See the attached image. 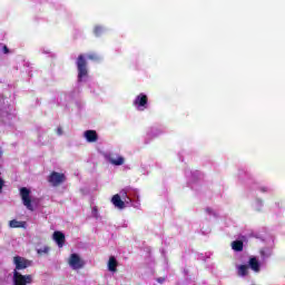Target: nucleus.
Returning a JSON list of instances; mask_svg holds the SVG:
<instances>
[{
    "mask_svg": "<svg viewBox=\"0 0 285 285\" xmlns=\"http://www.w3.org/2000/svg\"><path fill=\"white\" fill-rule=\"evenodd\" d=\"M156 282H158V284H164V282H166V278L165 277H158L156 279Z\"/></svg>",
    "mask_w": 285,
    "mask_h": 285,
    "instance_id": "nucleus-20",
    "label": "nucleus"
},
{
    "mask_svg": "<svg viewBox=\"0 0 285 285\" xmlns=\"http://www.w3.org/2000/svg\"><path fill=\"white\" fill-rule=\"evenodd\" d=\"M20 197L22 199L23 206H26L28 210H35V207H32V199L30 198V189L27 187L20 188Z\"/></svg>",
    "mask_w": 285,
    "mask_h": 285,
    "instance_id": "nucleus-4",
    "label": "nucleus"
},
{
    "mask_svg": "<svg viewBox=\"0 0 285 285\" xmlns=\"http://www.w3.org/2000/svg\"><path fill=\"white\" fill-rule=\"evenodd\" d=\"M238 275L239 277H246L248 275V265L238 266Z\"/></svg>",
    "mask_w": 285,
    "mask_h": 285,
    "instance_id": "nucleus-15",
    "label": "nucleus"
},
{
    "mask_svg": "<svg viewBox=\"0 0 285 285\" xmlns=\"http://www.w3.org/2000/svg\"><path fill=\"white\" fill-rule=\"evenodd\" d=\"M2 155H3V151L0 150V158L2 157Z\"/></svg>",
    "mask_w": 285,
    "mask_h": 285,
    "instance_id": "nucleus-26",
    "label": "nucleus"
},
{
    "mask_svg": "<svg viewBox=\"0 0 285 285\" xmlns=\"http://www.w3.org/2000/svg\"><path fill=\"white\" fill-rule=\"evenodd\" d=\"M134 106L138 108V110H146L148 108V96L146 94H140L134 100Z\"/></svg>",
    "mask_w": 285,
    "mask_h": 285,
    "instance_id": "nucleus-7",
    "label": "nucleus"
},
{
    "mask_svg": "<svg viewBox=\"0 0 285 285\" xmlns=\"http://www.w3.org/2000/svg\"><path fill=\"white\" fill-rule=\"evenodd\" d=\"M2 50L4 55H8L10 52V49H8V46H3Z\"/></svg>",
    "mask_w": 285,
    "mask_h": 285,
    "instance_id": "nucleus-22",
    "label": "nucleus"
},
{
    "mask_svg": "<svg viewBox=\"0 0 285 285\" xmlns=\"http://www.w3.org/2000/svg\"><path fill=\"white\" fill-rule=\"evenodd\" d=\"M76 66L78 68V81H83V77L88 75V62L83 55H79L77 58Z\"/></svg>",
    "mask_w": 285,
    "mask_h": 285,
    "instance_id": "nucleus-2",
    "label": "nucleus"
},
{
    "mask_svg": "<svg viewBox=\"0 0 285 285\" xmlns=\"http://www.w3.org/2000/svg\"><path fill=\"white\" fill-rule=\"evenodd\" d=\"M121 194H122L125 197H126V195H127L126 191H124V190L121 191Z\"/></svg>",
    "mask_w": 285,
    "mask_h": 285,
    "instance_id": "nucleus-25",
    "label": "nucleus"
},
{
    "mask_svg": "<svg viewBox=\"0 0 285 285\" xmlns=\"http://www.w3.org/2000/svg\"><path fill=\"white\" fill-rule=\"evenodd\" d=\"M87 59H90V61H101V56L97 53H89L87 56Z\"/></svg>",
    "mask_w": 285,
    "mask_h": 285,
    "instance_id": "nucleus-17",
    "label": "nucleus"
},
{
    "mask_svg": "<svg viewBox=\"0 0 285 285\" xmlns=\"http://www.w3.org/2000/svg\"><path fill=\"white\" fill-rule=\"evenodd\" d=\"M124 157L119 156L118 158H109V163L112 164V166H124Z\"/></svg>",
    "mask_w": 285,
    "mask_h": 285,
    "instance_id": "nucleus-14",
    "label": "nucleus"
},
{
    "mask_svg": "<svg viewBox=\"0 0 285 285\" xmlns=\"http://www.w3.org/2000/svg\"><path fill=\"white\" fill-rule=\"evenodd\" d=\"M4 184H6V181H3L2 178H0V193L3 190Z\"/></svg>",
    "mask_w": 285,
    "mask_h": 285,
    "instance_id": "nucleus-21",
    "label": "nucleus"
},
{
    "mask_svg": "<svg viewBox=\"0 0 285 285\" xmlns=\"http://www.w3.org/2000/svg\"><path fill=\"white\" fill-rule=\"evenodd\" d=\"M102 33H104V27L96 26L94 29V35H96V37H100V35Z\"/></svg>",
    "mask_w": 285,
    "mask_h": 285,
    "instance_id": "nucleus-18",
    "label": "nucleus"
},
{
    "mask_svg": "<svg viewBox=\"0 0 285 285\" xmlns=\"http://www.w3.org/2000/svg\"><path fill=\"white\" fill-rule=\"evenodd\" d=\"M47 253H50V247L48 246L38 249V255H47Z\"/></svg>",
    "mask_w": 285,
    "mask_h": 285,
    "instance_id": "nucleus-19",
    "label": "nucleus"
},
{
    "mask_svg": "<svg viewBox=\"0 0 285 285\" xmlns=\"http://www.w3.org/2000/svg\"><path fill=\"white\" fill-rule=\"evenodd\" d=\"M53 239L56 244H58L59 248H63V245L66 244V235L63 233L55 232Z\"/></svg>",
    "mask_w": 285,
    "mask_h": 285,
    "instance_id": "nucleus-9",
    "label": "nucleus"
},
{
    "mask_svg": "<svg viewBox=\"0 0 285 285\" xmlns=\"http://www.w3.org/2000/svg\"><path fill=\"white\" fill-rule=\"evenodd\" d=\"M248 266L254 271V273H259V271H262V265L259 264V261L255 256H252L249 258Z\"/></svg>",
    "mask_w": 285,
    "mask_h": 285,
    "instance_id": "nucleus-10",
    "label": "nucleus"
},
{
    "mask_svg": "<svg viewBox=\"0 0 285 285\" xmlns=\"http://www.w3.org/2000/svg\"><path fill=\"white\" fill-rule=\"evenodd\" d=\"M233 250H236V253H242L244 250V242L242 240H234L232 243Z\"/></svg>",
    "mask_w": 285,
    "mask_h": 285,
    "instance_id": "nucleus-13",
    "label": "nucleus"
},
{
    "mask_svg": "<svg viewBox=\"0 0 285 285\" xmlns=\"http://www.w3.org/2000/svg\"><path fill=\"white\" fill-rule=\"evenodd\" d=\"M9 226H10V228H22L23 223L17 220V219H12L9 222Z\"/></svg>",
    "mask_w": 285,
    "mask_h": 285,
    "instance_id": "nucleus-16",
    "label": "nucleus"
},
{
    "mask_svg": "<svg viewBox=\"0 0 285 285\" xmlns=\"http://www.w3.org/2000/svg\"><path fill=\"white\" fill-rule=\"evenodd\" d=\"M68 264L73 271H79L86 266V262L78 256V254H71L68 261Z\"/></svg>",
    "mask_w": 285,
    "mask_h": 285,
    "instance_id": "nucleus-6",
    "label": "nucleus"
},
{
    "mask_svg": "<svg viewBox=\"0 0 285 285\" xmlns=\"http://www.w3.org/2000/svg\"><path fill=\"white\" fill-rule=\"evenodd\" d=\"M13 264L16 266L14 271L19 273V271H26V268H30V266H32V261H28V258L21 256H14Z\"/></svg>",
    "mask_w": 285,
    "mask_h": 285,
    "instance_id": "nucleus-3",
    "label": "nucleus"
},
{
    "mask_svg": "<svg viewBox=\"0 0 285 285\" xmlns=\"http://www.w3.org/2000/svg\"><path fill=\"white\" fill-rule=\"evenodd\" d=\"M111 204H114L115 207L119 208L120 210H124V208H126V203L121 199V196L119 194L112 196Z\"/></svg>",
    "mask_w": 285,
    "mask_h": 285,
    "instance_id": "nucleus-8",
    "label": "nucleus"
},
{
    "mask_svg": "<svg viewBox=\"0 0 285 285\" xmlns=\"http://www.w3.org/2000/svg\"><path fill=\"white\" fill-rule=\"evenodd\" d=\"M67 179L66 174L59 171H51L47 177V181L52 188H59V186L66 184Z\"/></svg>",
    "mask_w": 285,
    "mask_h": 285,
    "instance_id": "nucleus-1",
    "label": "nucleus"
},
{
    "mask_svg": "<svg viewBox=\"0 0 285 285\" xmlns=\"http://www.w3.org/2000/svg\"><path fill=\"white\" fill-rule=\"evenodd\" d=\"M57 135L59 136L63 135V129L61 127L57 128Z\"/></svg>",
    "mask_w": 285,
    "mask_h": 285,
    "instance_id": "nucleus-23",
    "label": "nucleus"
},
{
    "mask_svg": "<svg viewBox=\"0 0 285 285\" xmlns=\"http://www.w3.org/2000/svg\"><path fill=\"white\" fill-rule=\"evenodd\" d=\"M85 138L89 144H95L99 139V136L96 130H87L85 131Z\"/></svg>",
    "mask_w": 285,
    "mask_h": 285,
    "instance_id": "nucleus-11",
    "label": "nucleus"
},
{
    "mask_svg": "<svg viewBox=\"0 0 285 285\" xmlns=\"http://www.w3.org/2000/svg\"><path fill=\"white\" fill-rule=\"evenodd\" d=\"M262 193H268V187H261Z\"/></svg>",
    "mask_w": 285,
    "mask_h": 285,
    "instance_id": "nucleus-24",
    "label": "nucleus"
},
{
    "mask_svg": "<svg viewBox=\"0 0 285 285\" xmlns=\"http://www.w3.org/2000/svg\"><path fill=\"white\" fill-rule=\"evenodd\" d=\"M32 282V275H22L18 271H13L14 285H28Z\"/></svg>",
    "mask_w": 285,
    "mask_h": 285,
    "instance_id": "nucleus-5",
    "label": "nucleus"
},
{
    "mask_svg": "<svg viewBox=\"0 0 285 285\" xmlns=\"http://www.w3.org/2000/svg\"><path fill=\"white\" fill-rule=\"evenodd\" d=\"M118 266L119 262H117V258L115 256H110L108 261V271H110V273H117Z\"/></svg>",
    "mask_w": 285,
    "mask_h": 285,
    "instance_id": "nucleus-12",
    "label": "nucleus"
}]
</instances>
